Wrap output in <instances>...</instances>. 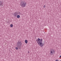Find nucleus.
I'll return each instance as SVG.
<instances>
[{
	"label": "nucleus",
	"mask_w": 61,
	"mask_h": 61,
	"mask_svg": "<svg viewBox=\"0 0 61 61\" xmlns=\"http://www.w3.org/2000/svg\"><path fill=\"white\" fill-rule=\"evenodd\" d=\"M17 15H18V13L17 12H15L13 14V15L14 16H15V17L17 16Z\"/></svg>",
	"instance_id": "39448f33"
},
{
	"label": "nucleus",
	"mask_w": 61,
	"mask_h": 61,
	"mask_svg": "<svg viewBox=\"0 0 61 61\" xmlns=\"http://www.w3.org/2000/svg\"><path fill=\"white\" fill-rule=\"evenodd\" d=\"M15 49L16 50H18V48L17 47H15Z\"/></svg>",
	"instance_id": "9d476101"
},
{
	"label": "nucleus",
	"mask_w": 61,
	"mask_h": 61,
	"mask_svg": "<svg viewBox=\"0 0 61 61\" xmlns=\"http://www.w3.org/2000/svg\"><path fill=\"white\" fill-rule=\"evenodd\" d=\"M59 57H60V58L61 57V56H60Z\"/></svg>",
	"instance_id": "ddd939ff"
},
{
	"label": "nucleus",
	"mask_w": 61,
	"mask_h": 61,
	"mask_svg": "<svg viewBox=\"0 0 61 61\" xmlns=\"http://www.w3.org/2000/svg\"><path fill=\"white\" fill-rule=\"evenodd\" d=\"M18 48L19 49H21V47H22V43L21 41H18L16 44Z\"/></svg>",
	"instance_id": "f03ea898"
},
{
	"label": "nucleus",
	"mask_w": 61,
	"mask_h": 61,
	"mask_svg": "<svg viewBox=\"0 0 61 61\" xmlns=\"http://www.w3.org/2000/svg\"><path fill=\"white\" fill-rule=\"evenodd\" d=\"M20 17V15H18L17 16V18H19Z\"/></svg>",
	"instance_id": "6e6552de"
},
{
	"label": "nucleus",
	"mask_w": 61,
	"mask_h": 61,
	"mask_svg": "<svg viewBox=\"0 0 61 61\" xmlns=\"http://www.w3.org/2000/svg\"><path fill=\"white\" fill-rule=\"evenodd\" d=\"M13 26V25L12 24H11L10 25V27H12Z\"/></svg>",
	"instance_id": "1a4fd4ad"
},
{
	"label": "nucleus",
	"mask_w": 61,
	"mask_h": 61,
	"mask_svg": "<svg viewBox=\"0 0 61 61\" xmlns=\"http://www.w3.org/2000/svg\"><path fill=\"white\" fill-rule=\"evenodd\" d=\"M25 43L26 44H27V42H28L26 40H25Z\"/></svg>",
	"instance_id": "0eeeda50"
},
{
	"label": "nucleus",
	"mask_w": 61,
	"mask_h": 61,
	"mask_svg": "<svg viewBox=\"0 0 61 61\" xmlns=\"http://www.w3.org/2000/svg\"><path fill=\"white\" fill-rule=\"evenodd\" d=\"M28 53H29V51H28Z\"/></svg>",
	"instance_id": "4468645a"
},
{
	"label": "nucleus",
	"mask_w": 61,
	"mask_h": 61,
	"mask_svg": "<svg viewBox=\"0 0 61 61\" xmlns=\"http://www.w3.org/2000/svg\"><path fill=\"white\" fill-rule=\"evenodd\" d=\"M36 41L38 45L40 46H43L45 44H43L42 43V41H43L42 39H41L40 40V39L38 38V40H36Z\"/></svg>",
	"instance_id": "f257e3e1"
},
{
	"label": "nucleus",
	"mask_w": 61,
	"mask_h": 61,
	"mask_svg": "<svg viewBox=\"0 0 61 61\" xmlns=\"http://www.w3.org/2000/svg\"><path fill=\"white\" fill-rule=\"evenodd\" d=\"M43 7L44 8H45V7H46V6L45 5H44V6Z\"/></svg>",
	"instance_id": "9b49d317"
},
{
	"label": "nucleus",
	"mask_w": 61,
	"mask_h": 61,
	"mask_svg": "<svg viewBox=\"0 0 61 61\" xmlns=\"http://www.w3.org/2000/svg\"><path fill=\"white\" fill-rule=\"evenodd\" d=\"M26 5V3L25 1H23L21 2L20 5L21 7H25V5Z\"/></svg>",
	"instance_id": "7ed1b4c3"
},
{
	"label": "nucleus",
	"mask_w": 61,
	"mask_h": 61,
	"mask_svg": "<svg viewBox=\"0 0 61 61\" xmlns=\"http://www.w3.org/2000/svg\"><path fill=\"white\" fill-rule=\"evenodd\" d=\"M51 51H50V54L51 55H54L55 54V51L54 49H52L51 50Z\"/></svg>",
	"instance_id": "20e7f679"
},
{
	"label": "nucleus",
	"mask_w": 61,
	"mask_h": 61,
	"mask_svg": "<svg viewBox=\"0 0 61 61\" xmlns=\"http://www.w3.org/2000/svg\"><path fill=\"white\" fill-rule=\"evenodd\" d=\"M55 61H58V60H56Z\"/></svg>",
	"instance_id": "f8f14e48"
},
{
	"label": "nucleus",
	"mask_w": 61,
	"mask_h": 61,
	"mask_svg": "<svg viewBox=\"0 0 61 61\" xmlns=\"http://www.w3.org/2000/svg\"><path fill=\"white\" fill-rule=\"evenodd\" d=\"M3 4V2L1 1H0V5H2Z\"/></svg>",
	"instance_id": "423d86ee"
}]
</instances>
